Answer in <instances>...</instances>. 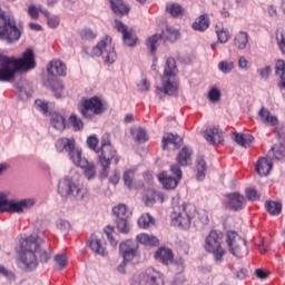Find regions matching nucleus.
<instances>
[{"instance_id": "bb28decb", "label": "nucleus", "mask_w": 285, "mask_h": 285, "mask_svg": "<svg viewBox=\"0 0 285 285\" xmlns=\"http://www.w3.org/2000/svg\"><path fill=\"white\" fill-rule=\"evenodd\" d=\"M258 117L262 121V124H265V126H278L279 120L277 119V116L271 115V111L266 109L265 107H262L258 111Z\"/></svg>"}, {"instance_id": "c85d7f7f", "label": "nucleus", "mask_w": 285, "mask_h": 285, "mask_svg": "<svg viewBox=\"0 0 285 285\" xmlns=\"http://www.w3.org/2000/svg\"><path fill=\"white\" fill-rule=\"evenodd\" d=\"M110 8L118 17H124L130 12V6L124 3V0H110Z\"/></svg>"}, {"instance_id": "412c9836", "label": "nucleus", "mask_w": 285, "mask_h": 285, "mask_svg": "<svg viewBox=\"0 0 285 285\" xmlns=\"http://www.w3.org/2000/svg\"><path fill=\"white\" fill-rule=\"evenodd\" d=\"M204 137L212 146H217V144H222V141H224V134L217 127L205 130Z\"/></svg>"}, {"instance_id": "79ce46f5", "label": "nucleus", "mask_w": 285, "mask_h": 285, "mask_svg": "<svg viewBox=\"0 0 285 285\" xmlns=\"http://www.w3.org/2000/svg\"><path fill=\"white\" fill-rule=\"evenodd\" d=\"M153 224H155V219H153L150 214H142L138 219V226L140 228H148Z\"/></svg>"}, {"instance_id": "6e6552de", "label": "nucleus", "mask_w": 285, "mask_h": 285, "mask_svg": "<svg viewBox=\"0 0 285 285\" xmlns=\"http://www.w3.org/2000/svg\"><path fill=\"white\" fill-rule=\"evenodd\" d=\"M94 57H102L105 63L110 66L115 63L117 60V52H115V46L112 45V38L110 36H106L102 38L91 51Z\"/></svg>"}, {"instance_id": "4c0bfd02", "label": "nucleus", "mask_w": 285, "mask_h": 285, "mask_svg": "<svg viewBox=\"0 0 285 285\" xmlns=\"http://www.w3.org/2000/svg\"><path fill=\"white\" fill-rule=\"evenodd\" d=\"M215 32L219 43H226L230 39V32L224 28V24H216Z\"/></svg>"}, {"instance_id": "7c9ffc66", "label": "nucleus", "mask_w": 285, "mask_h": 285, "mask_svg": "<svg viewBox=\"0 0 285 285\" xmlns=\"http://www.w3.org/2000/svg\"><path fill=\"white\" fill-rule=\"evenodd\" d=\"M166 12L167 14H170V17H173L174 19H179V17H181L186 12V10L181 4L177 2H168L166 4Z\"/></svg>"}, {"instance_id": "9b49d317", "label": "nucleus", "mask_w": 285, "mask_h": 285, "mask_svg": "<svg viewBox=\"0 0 285 285\" xmlns=\"http://www.w3.org/2000/svg\"><path fill=\"white\" fill-rule=\"evenodd\" d=\"M106 102L95 96L81 101L80 112L85 119H92L98 115H104V112H106Z\"/></svg>"}, {"instance_id": "ea45409f", "label": "nucleus", "mask_w": 285, "mask_h": 285, "mask_svg": "<svg viewBox=\"0 0 285 285\" xmlns=\"http://www.w3.org/2000/svg\"><path fill=\"white\" fill-rule=\"evenodd\" d=\"M265 208L267 213L274 217H277V215H282V203L268 200L265 203Z\"/></svg>"}, {"instance_id": "c9c22d12", "label": "nucleus", "mask_w": 285, "mask_h": 285, "mask_svg": "<svg viewBox=\"0 0 285 285\" xmlns=\"http://www.w3.org/2000/svg\"><path fill=\"white\" fill-rule=\"evenodd\" d=\"M234 140L238 146H242L243 148H248L253 141H255V137L249 134H236Z\"/></svg>"}, {"instance_id": "72a5a7b5", "label": "nucleus", "mask_w": 285, "mask_h": 285, "mask_svg": "<svg viewBox=\"0 0 285 285\" xmlns=\"http://www.w3.org/2000/svg\"><path fill=\"white\" fill-rule=\"evenodd\" d=\"M112 213L116 219H128V217H130L131 215L130 209H128V206H126L125 204H118L114 206Z\"/></svg>"}, {"instance_id": "20e7f679", "label": "nucleus", "mask_w": 285, "mask_h": 285, "mask_svg": "<svg viewBox=\"0 0 285 285\" xmlns=\"http://www.w3.org/2000/svg\"><path fill=\"white\" fill-rule=\"evenodd\" d=\"M58 194L62 199H72L73 202L88 199V189L83 188L78 180H75L70 176L59 180Z\"/></svg>"}, {"instance_id": "f8f14e48", "label": "nucleus", "mask_w": 285, "mask_h": 285, "mask_svg": "<svg viewBox=\"0 0 285 285\" xmlns=\"http://www.w3.org/2000/svg\"><path fill=\"white\" fill-rule=\"evenodd\" d=\"M96 153L98 154V164H100L102 168L101 177H108V170L110 169L112 159L116 165L120 161L117 149H115V147H104L96 150Z\"/></svg>"}, {"instance_id": "f257e3e1", "label": "nucleus", "mask_w": 285, "mask_h": 285, "mask_svg": "<svg viewBox=\"0 0 285 285\" xmlns=\"http://www.w3.org/2000/svg\"><path fill=\"white\" fill-rule=\"evenodd\" d=\"M35 51L27 49L22 58L7 57L0 55V81H12L17 72H28L36 68Z\"/></svg>"}, {"instance_id": "9d476101", "label": "nucleus", "mask_w": 285, "mask_h": 285, "mask_svg": "<svg viewBox=\"0 0 285 285\" xmlns=\"http://www.w3.org/2000/svg\"><path fill=\"white\" fill-rule=\"evenodd\" d=\"M35 206V199L27 198L19 202L9 200L8 195L0 193V213H18L21 214L28 208Z\"/></svg>"}, {"instance_id": "f704fd0d", "label": "nucleus", "mask_w": 285, "mask_h": 285, "mask_svg": "<svg viewBox=\"0 0 285 285\" xmlns=\"http://www.w3.org/2000/svg\"><path fill=\"white\" fill-rule=\"evenodd\" d=\"M234 46L238 48V50H246V46H248V33L246 31H240L234 37Z\"/></svg>"}, {"instance_id": "0e129e2a", "label": "nucleus", "mask_w": 285, "mask_h": 285, "mask_svg": "<svg viewBox=\"0 0 285 285\" xmlns=\"http://www.w3.org/2000/svg\"><path fill=\"white\" fill-rule=\"evenodd\" d=\"M277 39V46L283 55H285V37L284 33H281L279 37H276Z\"/></svg>"}, {"instance_id": "58836bf2", "label": "nucleus", "mask_w": 285, "mask_h": 285, "mask_svg": "<svg viewBox=\"0 0 285 285\" xmlns=\"http://www.w3.org/2000/svg\"><path fill=\"white\" fill-rule=\"evenodd\" d=\"M196 169H197V174H196L197 180L204 181V179H206V169H207L206 160L204 159V157L197 158Z\"/></svg>"}, {"instance_id": "603ef678", "label": "nucleus", "mask_w": 285, "mask_h": 285, "mask_svg": "<svg viewBox=\"0 0 285 285\" xmlns=\"http://www.w3.org/2000/svg\"><path fill=\"white\" fill-rule=\"evenodd\" d=\"M35 106L38 110H40V112H42V115H48L49 112L48 102H46L45 100L38 99L35 101Z\"/></svg>"}, {"instance_id": "f03ea898", "label": "nucleus", "mask_w": 285, "mask_h": 285, "mask_svg": "<svg viewBox=\"0 0 285 285\" xmlns=\"http://www.w3.org/2000/svg\"><path fill=\"white\" fill-rule=\"evenodd\" d=\"M20 253L17 259L19 268L22 271H35L39 266V261L37 259V253H39V242L36 236H29L27 238L20 239Z\"/></svg>"}, {"instance_id": "864d4df0", "label": "nucleus", "mask_w": 285, "mask_h": 285, "mask_svg": "<svg viewBox=\"0 0 285 285\" xmlns=\"http://www.w3.org/2000/svg\"><path fill=\"white\" fill-rule=\"evenodd\" d=\"M87 145L90 148V150H94L97 153V146H99V139L97 138L96 135L89 136L87 139Z\"/></svg>"}, {"instance_id": "0eeeda50", "label": "nucleus", "mask_w": 285, "mask_h": 285, "mask_svg": "<svg viewBox=\"0 0 285 285\" xmlns=\"http://www.w3.org/2000/svg\"><path fill=\"white\" fill-rule=\"evenodd\" d=\"M224 244V235L218 230H210L205 238V250L212 253L215 262H222L226 249L222 246Z\"/></svg>"}, {"instance_id": "49530a36", "label": "nucleus", "mask_w": 285, "mask_h": 285, "mask_svg": "<svg viewBox=\"0 0 285 285\" xmlns=\"http://www.w3.org/2000/svg\"><path fill=\"white\" fill-rule=\"evenodd\" d=\"M80 37L83 41H92V39H97V32L90 28H85L80 31Z\"/></svg>"}, {"instance_id": "39448f33", "label": "nucleus", "mask_w": 285, "mask_h": 285, "mask_svg": "<svg viewBox=\"0 0 285 285\" xmlns=\"http://www.w3.org/2000/svg\"><path fill=\"white\" fill-rule=\"evenodd\" d=\"M197 215V207L190 203H173L171 224L181 228H190L193 219Z\"/></svg>"}, {"instance_id": "bf43d9fd", "label": "nucleus", "mask_w": 285, "mask_h": 285, "mask_svg": "<svg viewBox=\"0 0 285 285\" xmlns=\"http://www.w3.org/2000/svg\"><path fill=\"white\" fill-rule=\"evenodd\" d=\"M28 14L31 17V19H39V7L35 4H30L28 8Z\"/></svg>"}, {"instance_id": "393cba45", "label": "nucleus", "mask_w": 285, "mask_h": 285, "mask_svg": "<svg viewBox=\"0 0 285 285\" xmlns=\"http://www.w3.org/2000/svg\"><path fill=\"white\" fill-rule=\"evenodd\" d=\"M179 166H190L193 164V148L184 146L176 157Z\"/></svg>"}, {"instance_id": "a211bd4d", "label": "nucleus", "mask_w": 285, "mask_h": 285, "mask_svg": "<svg viewBox=\"0 0 285 285\" xmlns=\"http://www.w3.org/2000/svg\"><path fill=\"white\" fill-rule=\"evenodd\" d=\"M72 164H75V166L78 168H82L87 179H95L97 176V167H95L94 163H89L88 159L83 157V153L78 158H76Z\"/></svg>"}, {"instance_id": "a878e982", "label": "nucleus", "mask_w": 285, "mask_h": 285, "mask_svg": "<svg viewBox=\"0 0 285 285\" xmlns=\"http://www.w3.org/2000/svg\"><path fill=\"white\" fill-rule=\"evenodd\" d=\"M155 257L157 262H160L165 266H168L169 264H173V259H175V255L173 254V249L160 247L156 254Z\"/></svg>"}, {"instance_id": "37998d69", "label": "nucleus", "mask_w": 285, "mask_h": 285, "mask_svg": "<svg viewBox=\"0 0 285 285\" xmlns=\"http://www.w3.org/2000/svg\"><path fill=\"white\" fill-rule=\"evenodd\" d=\"M69 122L71 124L76 132L79 130H83V121L79 117H77V115L72 114L69 117Z\"/></svg>"}, {"instance_id": "a19ab883", "label": "nucleus", "mask_w": 285, "mask_h": 285, "mask_svg": "<svg viewBox=\"0 0 285 285\" xmlns=\"http://www.w3.org/2000/svg\"><path fill=\"white\" fill-rule=\"evenodd\" d=\"M235 69V62L223 60L218 62V70L219 72H223V75H230L233 70Z\"/></svg>"}, {"instance_id": "cd10ccee", "label": "nucleus", "mask_w": 285, "mask_h": 285, "mask_svg": "<svg viewBox=\"0 0 285 285\" xmlns=\"http://www.w3.org/2000/svg\"><path fill=\"white\" fill-rule=\"evenodd\" d=\"M191 28L197 32H206V30L210 28V18H208V13L199 16L191 24Z\"/></svg>"}, {"instance_id": "c756f323", "label": "nucleus", "mask_w": 285, "mask_h": 285, "mask_svg": "<svg viewBox=\"0 0 285 285\" xmlns=\"http://www.w3.org/2000/svg\"><path fill=\"white\" fill-rule=\"evenodd\" d=\"M161 144H163V150H166V148H168V144H173L176 148H179V146L184 144V139L179 137V135L165 134L163 137Z\"/></svg>"}, {"instance_id": "423d86ee", "label": "nucleus", "mask_w": 285, "mask_h": 285, "mask_svg": "<svg viewBox=\"0 0 285 285\" xmlns=\"http://www.w3.org/2000/svg\"><path fill=\"white\" fill-rule=\"evenodd\" d=\"M0 39L7 43H13L21 39V31L17 28L14 19L0 9Z\"/></svg>"}, {"instance_id": "1a4fd4ad", "label": "nucleus", "mask_w": 285, "mask_h": 285, "mask_svg": "<svg viewBox=\"0 0 285 285\" xmlns=\"http://www.w3.org/2000/svg\"><path fill=\"white\" fill-rule=\"evenodd\" d=\"M226 244L228 250L234 257H246L248 255V243L242 238L237 232L229 230L226 233Z\"/></svg>"}, {"instance_id": "e433bc0d", "label": "nucleus", "mask_w": 285, "mask_h": 285, "mask_svg": "<svg viewBox=\"0 0 285 285\" xmlns=\"http://www.w3.org/2000/svg\"><path fill=\"white\" fill-rule=\"evenodd\" d=\"M51 126L56 130H66V118L60 114H52L51 115Z\"/></svg>"}, {"instance_id": "338daca9", "label": "nucleus", "mask_w": 285, "mask_h": 285, "mask_svg": "<svg viewBox=\"0 0 285 285\" xmlns=\"http://www.w3.org/2000/svg\"><path fill=\"white\" fill-rule=\"evenodd\" d=\"M111 148L112 144L110 142V136L109 135H105L101 138V147L100 148Z\"/></svg>"}, {"instance_id": "6e6d98bb", "label": "nucleus", "mask_w": 285, "mask_h": 285, "mask_svg": "<svg viewBox=\"0 0 285 285\" xmlns=\"http://www.w3.org/2000/svg\"><path fill=\"white\" fill-rule=\"evenodd\" d=\"M115 233V228L112 226L105 227V234L107 235V239L111 244V246H117L116 239L112 237V234Z\"/></svg>"}, {"instance_id": "aec40b11", "label": "nucleus", "mask_w": 285, "mask_h": 285, "mask_svg": "<svg viewBox=\"0 0 285 285\" xmlns=\"http://www.w3.org/2000/svg\"><path fill=\"white\" fill-rule=\"evenodd\" d=\"M66 63H63L61 60H51L47 66V72L51 77H66Z\"/></svg>"}, {"instance_id": "052dcab7", "label": "nucleus", "mask_w": 285, "mask_h": 285, "mask_svg": "<svg viewBox=\"0 0 285 285\" xmlns=\"http://www.w3.org/2000/svg\"><path fill=\"white\" fill-rule=\"evenodd\" d=\"M49 28H58L60 23L59 16H50L48 19Z\"/></svg>"}, {"instance_id": "3c124183", "label": "nucleus", "mask_w": 285, "mask_h": 285, "mask_svg": "<svg viewBox=\"0 0 285 285\" xmlns=\"http://www.w3.org/2000/svg\"><path fill=\"white\" fill-rule=\"evenodd\" d=\"M55 262H56L57 266L59 267V269L63 271V268H66V266L68 264V258L63 254H58L55 257Z\"/></svg>"}, {"instance_id": "4d7b16f0", "label": "nucleus", "mask_w": 285, "mask_h": 285, "mask_svg": "<svg viewBox=\"0 0 285 285\" xmlns=\"http://www.w3.org/2000/svg\"><path fill=\"white\" fill-rule=\"evenodd\" d=\"M151 197L147 196L146 198V204L147 206H153V204H155L157 197L158 199H161V202H164V195L161 193L157 194L155 191H151Z\"/></svg>"}, {"instance_id": "de8ad7c7", "label": "nucleus", "mask_w": 285, "mask_h": 285, "mask_svg": "<svg viewBox=\"0 0 285 285\" xmlns=\"http://www.w3.org/2000/svg\"><path fill=\"white\" fill-rule=\"evenodd\" d=\"M208 99L212 104H217L222 99V91L217 87H213L208 92Z\"/></svg>"}, {"instance_id": "473e14b6", "label": "nucleus", "mask_w": 285, "mask_h": 285, "mask_svg": "<svg viewBox=\"0 0 285 285\" xmlns=\"http://www.w3.org/2000/svg\"><path fill=\"white\" fill-rule=\"evenodd\" d=\"M275 76L281 79L278 87L285 90V61L282 59L275 62Z\"/></svg>"}, {"instance_id": "5fc2aeb1", "label": "nucleus", "mask_w": 285, "mask_h": 285, "mask_svg": "<svg viewBox=\"0 0 285 285\" xmlns=\"http://www.w3.org/2000/svg\"><path fill=\"white\" fill-rule=\"evenodd\" d=\"M245 194L249 202H258L259 199V193H257L255 188H247Z\"/></svg>"}, {"instance_id": "a18cd8bd", "label": "nucleus", "mask_w": 285, "mask_h": 285, "mask_svg": "<svg viewBox=\"0 0 285 285\" xmlns=\"http://www.w3.org/2000/svg\"><path fill=\"white\" fill-rule=\"evenodd\" d=\"M51 90L55 94V97L57 99H61V96L63 94V82L56 80L51 83Z\"/></svg>"}, {"instance_id": "c03bdc74", "label": "nucleus", "mask_w": 285, "mask_h": 285, "mask_svg": "<svg viewBox=\"0 0 285 285\" xmlns=\"http://www.w3.org/2000/svg\"><path fill=\"white\" fill-rule=\"evenodd\" d=\"M116 224L120 233H130V225H128V218H116Z\"/></svg>"}, {"instance_id": "dca6fc26", "label": "nucleus", "mask_w": 285, "mask_h": 285, "mask_svg": "<svg viewBox=\"0 0 285 285\" xmlns=\"http://www.w3.org/2000/svg\"><path fill=\"white\" fill-rule=\"evenodd\" d=\"M119 250L122 259L127 263L132 262L139 255V246L130 239L120 243Z\"/></svg>"}, {"instance_id": "7ed1b4c3", "label": "nucleus", "mask_w": 285, "mask_h": 285, "mask_svg": "<svg viewBox=\"0 0 285 285\" xmlns=\"http://www.w3.org/2000/svg\"><path fill=\"white\" fill-rule=\"evenodd\" d=\"M177 77V62L175 58H167L161 78L163 87H156V95L161 97V94L170 97L177 95L179 90V82L175 79Z\"/></svg>"}, {"instance_id": "5701e85b", "label": "nucleus", "mask_w": 285, "mask_h": 285, "mask_svg": "<svg viewBox=\"0 0 285 285\" xmlns=\"http://www.w3.org/2000/svg\"><path fill=\"white\" fill-rule=\"evenodd\" d=\"M87 246L90 247L92 253L96 255H100L101 257H106L108 255V250L106 246L101 244V239L97 238V236L91 235L89 240L87 242Z\"/></svg>"}, {"instance_id": "2f4dec72", "label": "nucleus", "mask_w": 285, "mask_h": 285, "mask_svg": "<svg viewBox=\"0 0 285 285\" xmlns=\"http://www.w3.org/2000/svg\"><path fill=\"white\" fill-rule=\"evenodd\" d=\"M136 239L142 246H159V238L149 234H139L136 236Z\"/></svg>"}, {"instance_id": "69168bd1", "label": "nucleus", "mask_w": 285, "mask_h": 285, "mask_svg": "<svg viewBox=\"0 0 285 285\" xmlns=\"http://www.w3.org/2000/svg\"><path fill=\"white\" fill-rule=\"evenodd\" d=\"M40 255V262H45L48 263L50 261V253L46 252V250H40L38 247V252L36 253V255Z\"/></svg>"}, {"instance_id": "09e8293b", "label": "nucleus", "mask_w": 285, "mask_h": 285, "mask_svg": "<svg viewBox=\"0 0 285 285\" xmlns=\"http://www.w3.org/2000/svg\"><path fill=\"white\" fill-rule=\"evenodd\" d=\"M124 184L127 188H132V181L135 179V170H126L122 176Z\"/></svg>"}, {"instance_id": "b1692460", "label": "nucleus", "mask_w": 285, "mask_h": 285, "mask_svg": "<svg viewBox=\"0 0 285 285\" xmlns=\"http://www.w3.org/2000/svg\"><path fill=\"white\" fill-rule=\"evenodd\" d=\"M273 170V160L271 158H259L256 163V173L261 177H268Z\"/></svg>"}, {"instance_id": "ddd939ff", "label": "nucleus", "mask_w": 285, "mask_h": 285, "mask_svg": "<svg viewBox=\"0 0 285 285\" xmlns=\"http://www.w3.org/2000/svg\"><path fill=\"white\" fill-rule=\"evenodd\" d=\"M170 171L175 176H170L166 171H161L158 174V180L160 181L165 190H175V188L179 186V181H181L183 173L181 167L179 165H171Z\"/></svg>"}, {"instance_id": "e2e57ef3", "label": "nucleus", "mask_w": 285, "mask_h": 285, "mask_svg": "<svg viewBox=\"0 0 285 285\" xmlns=\"http://www.w3.org/2000/svg\"><path fill=\"white\" fill-rule=\"evenodd\" d=\"M119 179H121V176L119 175V171L115 169L111 176L109 177V181L110 184H114V186H117V184H119Z\"/></svg>"}, {"instance_id": "680f3d73", "label": "nucleus", "mask_w": 285, "mask_h": 285, "mask_svg": "<svg viewBox=\"0 0 285 285\" xmlns=\"http://www.w3.org/2000/svg\"><path fill=\"white\" fill-rule=\"evenodd\" d=\"M0 275H3L7 279L14 281V274L3 266H0Z\"/></svg>"}, {"instance_id": "8fccbe9b", "label": "nucleus", "mask_w": 285, "mask_h": 285, "mask_svg": "<svg viewBox=\"0 0 285 285\" xmlns=\"http://www.w3.org/2000/svg\"><path fill=\"white\" fill-rule=\"evenodd\" d=\"M257 75H259L261 79L268 80L271 78V75L273 73V68L271 65H267L263 68H259L256 70Z\"/></svg>"}, {"instance_id": "6ab92c4d", "label": "nucleus", "mask_w": 285, "mask_h": 285, "mask_svg": "<svg viewBox=\"0 0 285 285\" xmlns=\"http://www.w3.org/2000/svg\"><path fill=\"white\" fill-rule=\"evenodd\" d=\"M226 199H227L226 206L227 208H229V210H235V212L244 210V206H246V198L237 191L227 194Z\"/></svg>"}, {"instance_id": "f3484780", "label": "nucleus", "mask_w": 285, "mask_h": 285, "mask_svg": "<svg viewBox=\"0 0 285 285\" xmlns=\"http://www.w3.org/2000/svg\"><path fill=\"white\" fill-rule=\"evenodd\" d=\"M116 30H118V32H121L122 41L126 46H129L130 48H132V46H137L138 39L135 30L128 29V27L119 20H116Z\"/></svg>"}, {"instance_id": "4468645a", "label": "nucleus", "mask_w": 285, "mask_h": 285, "mask_svg": "<svg viewBox=\"0 0 285 285\" xmlns=\"http://www.w3.org/2000/svg\"><path fill=\"white\" fill-rule=\"evenodd\" d=\"M55 146L57 153H68L71 161H76L83 153L80 148L75 147V138H59Z\"/></svg>"}, {"instance_id": "774afa93", "label": "nucleus", "mask_w": 285, "mask_h": 285, "mask_svg": "<svg viewBox=\"0 0 285 285\" xmlns=\"http://www.w3.org/2000/svg\"><path fill=\"white\" fill-rule=\"evenodd\" d=\"M138 88L142 92H148V90H150V82L144 79L140 83H138Z\"/></svg>"}, {"instance_id": "4be33fe9", "label": "nucleus", "mask_w": 285, "mask_h": 285, "mask_svg": "<svg viewBox=\"0 0 285 285\" xmlns=\"http://www.w3.org/2000/svg\"><path fill=\"white\" fill-rule=\"evenodd\" d=\"M144 278L146 285H164V275L153 267L146 269Z\"/></svg>"}, {"instance_id": "2eb2a0df", "label": "nucleus", "mask_w": 285, "mask_h": 285, "mask_svg": "<svg viewBox=\"0 0 285 285\" xmlns=\"http://www.w3.org/2000/svg\"><path fill=\"white\" fill-rule=\"evenodd\" d=\"M179 36V31L167 27L161 35H154L148 39L147 47L149 48L151 55H155L157 52V43L159 39H163L164 41H176L177 37Z\"/></svg>"}, {"instance_id": "13d9d810", "label": "nucleus", "mask_w": 285, "mask_h": 285, "mask_svg": "<svg viewBox=\"0 0 285 285\" xmlns=\"http://www.w3.org/2000/svg\"><path fill=\"white\" fill-rule=\"evenodd\" d=\"M136 140L139 141L140 144L148 141V132H146V129L139 128L137 130Z\"/></svg>"}]
</instances>
